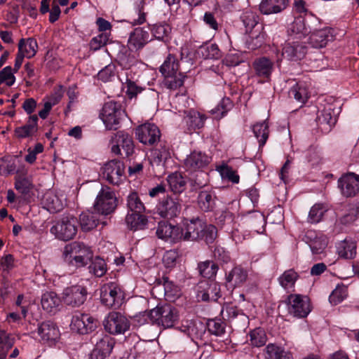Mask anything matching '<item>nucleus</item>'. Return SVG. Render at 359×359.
Returning a JSON list of instances; mask_svg holds the SVG:
<instances>
[{"label": "nucleus", "instance_id": "nucleus-15", "mask_svg": "<svg viewBox=\"0 0 359 359\" xmlns=\"http://www.w3.org/2000/svg\"><path fill=\"white\" fill-rule=\"evenodd\" d=\"M205 228V222L198 217L191 219H185L183 222L182 239L184 241H198L203 238V230Z\"/></svg>", "mask_w": 359, "mask_h": 359}, {"label": "nucleus", "instance_id": "nucleus-28", "mask_svg": "<svg viewBox=\"0 0 359 359\" xmlns=\"http://www.w3.org/2000/svg\"><path fill=\"white\" fill-rule=\"evenodd\" d=\"M149 33L142 28H136L130 35L128 41L129 49L138 50L149 41Z\"/></svg>", "mask_w": 359, "mask_h": 359}, {"label": "nucleus", "instance_id": "nucleus-22", "mask_svg": "<svg viewBox=\"0 0 359 359\" xmlns=\"http://www.w3.org/2000/svg\"><path fill=\"white\" fill-rule=\"evenodd\" d=\"M200 286L203 290L198 291V297L203 301L216 302L221 297L220 285L215 281H207Z\"/></svg>", "mask_w": 359, "mask_h": 359}, {"label": "nucleus", "instance_id": "nucleus-17", "mask_svg": "<svg viewBox=\"0 0 359 359\" xmlns=\"http://www.w3.org/2000/svg\"><path fill=\"white\" fill-rule=\"evenodd\" d=\"M306 41L296 40L286 43L282 49V56L288 60L298 61L303 59L307 52Z\"/></svg>", "mask_w": 359, "mask_h": 359}, {"label": "nucleus", "instance_id": "nucleus-40", "mask_svg": "<svg viewBox=\"0 0 359 359\" xmlns=\"http://www.w3.org/2000/svg\"><path fill=\"white\" fill-rule=\"evenodd\" d=\"M241 20L245 29L246 33H251L253 29L261 27L259 25V16L251 10H246L241 15Z\"/></svg>", "mask_w": 359, "mask_h": 359}, {"label": "nucleus", "instance_id": "nucleus-11", "mask_svg": "<svg viewBox=\"0 0 359 359\" xmlns=\"http://www.w3.org/2000/svg\"><path fill=\"white\" fill-rule=\"evenodd\" d=\"M135 136L142 144L151 146L159 142L161 131L156 125L146 123L136 128Z\"/></svg>", "mask_w": 359, "mask_h": 359}, {"label": "nucleus", "instance_id": "nucleus-10", "mask_svg": "<svg viewBox=\"0 0 359 359\" xmlns=\"http://www.w3.org/2000/svg\"><path fill=\"white\" fill-rule=\"evenodd\" d=\"M125 166L122 161L111 160L102 167V177L109 183L118 185L125 178Z\"/></svg>", "mask_w": 359, "mask_h": 359}, {"label": "nucleus", "instance_id": "nucleus-57", "mask_svg": "<svg viewBox=\"0 0 359 359\" xmlns=\"http://www.w3.org/2000/svg\"><path fill=\"white\" fill-rule=\"evenodd\" d=\"M347 296V290L344 285H338L329 297L330 302L333 305L341 303Z\"/></svg>", "mask_w": 359, "mask_h": 359}, {"label": "nucleus", "instance_id": "nucleus-43", "mask_svg": "<svg viewBox=\"0 0 359 359\" xmlns=\"http://www.w3.org/2000/svg\"><path fill=\"white\" fill-rule=\"evenodd\" d=\"M163 76V85L171 90H175L182 86L185 78L184 73L181 72Z\"/></svg>", "mask_w": 359, "mask_h": 359}, {"label": "nucleus", "instance_id": "nucleus-13", "mask_svg": "<svg viewBox=\"0 0 359 359\" xmlns=\"http://www.w3.org/2000/svg\"><path fill=\"white\" fill-rule=\"evenodd\" d=\"M158 214L164 218L177 217L182 210V200L177 196H167L163 198L157 207Z\"/></svg>", "mask_w": 359, "mask_h": 359}, {"label": "nucleus", "instance_id": "nucleus-63", "mask_svg": "<svg viewBox=\"0 0 359 359\" xmlns=\"http://www.w3.org/2000/svg\"><path fill=\"white\" fill-rule=\"evenodd\" d=\"M203 238L201 240H204L206 243H212L215 240L217 235V228L212 224H206L205 223V228L202 232Z\"/></svg>", "mask_w": 359, "mask_h": 359}, {"label": "nucleus", "instance_id": "nucleus-9", "mask_svg": "<svg viewBox=\"0 0 359 359\" xmlns=\"http://www.w3.org/2000/svg\"><path fill=\"white\" fill-rule=\"evenodd\" d=\"M123 115L120 105L114 102H108L102 107L101 116L106 128L109 130H116Z\"/></svg>", "mask_w": 359, "mask_h": 359}, {"label": "nucleus", "instance_id": "nucleus-33", "mask_svg": "<svg viewBox=\"0 0 359 359\" xmlns=\"http://www.w3.org/2000/svg\"><path fill=\"white\" fill-rule=\"evenodd\" d=\"M216 196L212 191H201L198 196L199 208L203 212L213 210L215 206Z\"/></svg>", "mask_w": 359, "mask_h": 359}, {"label": "nucleus", "instance_id": "nucleus-59", "mask_svg": "<svg viewBox=\"0 0 359 359\" xmlns=\"http://www.w3.org/2000/svg\"><path fill=\"white\" fill-rule=\"evenodd\" d=\"M32 187V184L29 178L21 176L16 177L15 188L20 193L27 194L29 192Z\"/></svg>", "mask_w": 359, "mask_h": 359}, {"label": "nucleus", "instance_id": "nucleus-24", "mask_svg": "<svg viewBox=\"0 0 359 359\" xmlns=\"http://www.w3.org/2000/svg\"><path fill=\"white\" fill-rule=\"evenodd\" d=\"M288 6V0H262L259 11L264 15L277 14Z\"/></svg>", "mask_w": 359, "mask_h": 359}, {"label": "nucleus", "instance_id": "nucleus-29", "mask_svg": "<svg viewBox=\"0 0 359 359\" xmlns=\"http://www.w3.org/2000/svg\"><path fill=\"white\" fill-rule=\"evenodd\" d=\"M42 203L50 212H57L63 208L62 201L52 190L47 191L43 196Z\"/></svg>", "mask_w": 359, "mask_h": 359}, {"label": "nucleus", "instance_id": "nucleus-46", "mask_svg": "<svg viewBox=\"0 0 359 359\" xmlns=\"http://www.w3.org/2000/svg\"><path fill=\"white\" fill-rule=\"evenodd\" d=\"M151 31L156 39L165 42L168 41L171 27L165 22L157 23L152 26Z\"/></svg>", "mask_w": 359, "mask_h": 359}, {"label": "nucleus", "instance_id": "nucleus-8", "mask_svg": "<svg viewBox=\"0 0 359 359\" xmlns=\"http://www.w3.org/2000/svg\"><path fill=\"white\" fill-rule=\"evenodd\" d=\"M98 325V320L90 314L75 313L72 318V330L81 334H86L94 331Z\"/></svg>", "mask_w": 359, "mask_h": 359}, {"label": "nucleus", "instance_id": "nucleus-21", "mask_svg": "<svg viewBox=\"0 0 359 359\" xmlns=\"http://www.w3.org/2000/svg\"><path fill=\"white\" fill-rule=\"evenodd\" d=\"M38 116L31 115L28 118L27 123L22 126L15 128L14 130L15 136L18 139H25L35 136L38 131Z\"/></svg>", "mask_w": 359, "mask_h": 359}, {"label": "nucleus", "instance_id": "nucleus-14", "mask_svg": "<svg viewBox=\"0 0 359 359\" xmlns=\"http://www.w3.org/2000/svg\"><path fill=\"white\" fill-rule=\"evenodd\" d=\"M111 151L116 155H123L121 147L126 156H130L134 151L132 137L124 131H118L111 139Z\"/></svg>", "mask_w": 359, "mask_h": 359}, {"label": "nucleus", "instance_id": "nucleus-1", "mask_svg": "<svg viewBox=\"0 0 359 359\" xmlns=\"http://www.w3.org/2000/svg\"><path fill=\"white\" fill-rule=\"evenodd\" d=\"M149 318L153 325L164 329L173 327L178 321L179 314L177 309L170 304L157 306L149 313Z\"/></svg>", "mask_w": 359, "mask_h": 359}, {"label": "nucleus", "instance_id": "nucleus-45", "mask_svg": "<svg viewBox=\"0 0 359 359\" xmlns=\"http://www.w3.org/2000/svg\"><path fill=\"white\" fill-rule=\"evenodd\" d=\"M198 270L203 277L210 279L216 276L218 266L213 262L207 260L198 263Z\"/></svg>", "mask_w": 359, "mask_h": 359}, {"label": "nucleus", "instance_id": "nucleus-64", "mask_svg": "<svg viewBox=\"0 0 359 359\" xmlns=\"http://www.w3.org/2000/svg\"><path fill=\"white\" fill-rule=\"evenodd\" d=\"M124 88H126V95L129 98L132 99L135 97L139 93H140L143 88L137 86L134 81L126 78V82L123 83Z\"/></svg>", "mask_w": 359, "mask_h": 359}, {"label": "nucleus", "instance_id": "nucleus-61", "mask_svg": "<svg viewBox=\"0 0 359 359\" xmlns=\"http://www.w3.org/2000/svg\"><path fill=\"white\" fill-rule=\"evenodd\" d=\"M13 344V339H11L4 330H0V353H7Z\"/></svg>", "mask_w": 359, "mask_h": 359}, {"label": "nucleus", "instance_id": "nucleus-47", "mask_svg": "<svg viewBox=\"0 0 359 359\" xmlns=\"http://www.w3.org/2000/svg\"><path fill=\"white\" fill-rule=\"evenodd\" d=\"M332 111L333 109L331 106H329L318 111L317 115L318 123L320 125H327L329 128L334 126L337 121V118L332 115Z\"/></svg>", "mask_w": 359, "mask_h": 359}, {"label": "nucleus", "instance_id": "nucleus-3", "mask_svg": "<svg viewBox=\"0 0 359 359\" xmlns=\"http://www.w3.org/2000/svg\"><path fill=\"white\" fill-rule=\"evenodd\" d=\"M79 221L72 215H63L50 228V232L59 240L67 241L73 239L78 230Z\"/></svg>", "mask_w": 359, "mask_h": 359}, {"label": "nucleus", "instance_id": "nucleus-44", "mask_svg": "<svg viewBox=\"0 0 359 359\" xmlns=\"http://www.w3.org/2000/svg\"><path fill=\"white\" fill-rule=\"evenodd\" d=\"M160 72L163 76L180 72L179 69V62L177 57L172 54H169L160 67Z\"/></svg>", "mask_w": 359, "mask_h": 359}, {"label": "nucleus", "instance_id": "nucleus-35", "mask_svg": "<svg viewBox=\"0 0 359 359\" xmlns=\"http://www.w3.org/2000/svg\"><path fill=\"white\" fill-rule=\"evenodd\" d=\"M37 48V42L33 38L21 39L18 43V53L23 54L27 58H31L35 55Z\"/></svg>", "mask_w": 359, "mask_h": 359}, {"label": "nucleus", "instance_id": "nucleus-48", "mask_svg": "<svg viewBox=\"0 0 359 359\" xmlns=\"http://www.w3.org/2000/svg\"><path fill=\"white\" fill-rule=\"evenodd\" d=\"M89 272L96 277H102L107 271V266L104 260L99 257L92 259L89 266Z\"/></svg>", "mask_w": 359, "mask_h": 359}, {"label": "nucleus", "instance_id": "nucleus-12", "mask_svg": "<svg viewBox=\"0 0 359 359\" xmlns=\"http://www.w3.org/2000/svg\"><path fill=\"white\" fill-rule=\"evenodd\" d=\"M87 294L88 292L84 286L75 285L63 290L62 299L65 304L78 307L85 302Z\"/></svg>", "mask_w": 359, "mask_h": 359}, {"label": "nucleus", "instance_id": "nucleus-39", "mask_svg": "<svg viewBox=\"0 0 359 359\" xmlns=\"http://www.w3.org/2000/svg\"><path fill=\"white\" fill-rule=\"evenodd\" d=\"M167 182L170 190L175 194H180L186 189L187 182L183 176L177 172L169 175Z\"/></svg>", "mask_w": 359, "mask_h": 359}, {"label": "nucleus", "instance_id": "nucleus-31", "mask_svg": "<svg viewBox=\"0 0 359 359\" xmlns=\"http://www.w3.org/2000/svg\"><path fill=\"white\" fill-rule=\"evenodd\" d=\"M337 253L339 257L352 259L356 255V243L355 241L344 239L337 245Z\"/></svg>", "mask_w": 359, "mask_h": 359}, {"label": "nucleus", "instance_id": "nucleus-37", "mask_svg": "<svg viewBox=\"0 0 359 359\" xmlns=\"http://www.w3.org/2000/svg\"><path fill=\"white\" fill-rule=\"evenodd\" d=\"M290 97H293L299 103H304L309 98V90L304 82L296 83L289 90Z\"/></svg>", "mask_w": 359, "mask_h": 359}, {"label": "nucleus", "instance_id": "nucleus-18", "mask_svg": "<svg viewBox=\"0 0 359 359\" xmlns=\"http://www.w3.org/2000/svg\"><path fill=\"white\" fill-rule=\"evenodd\" d=\"M338 186L343 196H354L359 193V175L353 172L344 175L339 179Z\"/></svg>", "mask_w": 359, "mask_h": 359}, {"label": "nucleus", "instance_id": "nucleus-42", "mask_svg": "<svg viewBox=\"0 0 359 359\" xmlns=\"http://www.w3.org/2000/svg\"><path fill=\"white\" fill-rule=\"evenodd\" d=\"M184 119L189 128L195 130L203 127L206 117L198 111L190 110L187 113Z\"/></svg>", "mask_w": 359, "mask_h": 359}, {"label": "nucleus", "instance_id": "nucleus-55", "mask_svg": "<svg viewBox=\"0 0 359 359\" xmlns=\"http://www.w3.org/2000/svg\"><path fill=\"white\" fill-rule=\"evenodd\" d=\"M208 331L216 336H222L225 332V323L221 319H210L207 323Z\"/></svg>", "mask_w": 359, "mask_h": 359}, {"label": "nucleus", "instance_id": "nucleus-2", "mask_svg": "<svg viewBox=\"0 0 359 359\" xmlns=\"http://www.w3.org/2000/svg\"><path fill=\"white\" fill-rule=\"evenodd\" d=\"M64 255L67 262L81 267L87 264L93 259V252L83 243L73 242L65 246Z\"/></svg>", "mask_w": 359, "mask_h": 359}, {"label": "nucleus", "instance_id": "nucleus-30", "mask_svg": "<svg viewBox=\"0 0 359 359\" xmlns=\"http://www.w3.org/2000/svg\"><path fill=\"white\" fill-rule=\"evenodd\" d=\"M247 277L248 273L245 270L240 266H236L226 274V281L228 285L233 289L245 282Z\"/></svg>", "mask_w": 359, "mask_h": 359}, {"label": "nucleus", "instance_id": "nucleus-25", "mask_svg": "<svg viewBox=\"0 0 359 359\" xmlns=\"http://www.w3.org/2000/svg\"><path fill=\"white\" fill-rule=\"evenodd\" d=\"M38 334L43 341H55L60 333L56 325L51 321L42 323L38 327Z\"/></svg>", "mask_w": 359, "mask_h": 359}, {"label": "nucleus", "instance_id": "nucleus-52", "mask_svg": "<svg viewBox=\"0 0 359 359\" xmlns=\"http://www.w3.org/2000/svg\"><path fill=\"white\" fill-rule=\"evenodd\" d=\"M252 130L255 137L259 140V144L264 145L269 137V126L264 121L254 125Z\"/></svg>", "mask_w": 359, "mask_h": 359}, {"label": "nucleus", "instance_id": "nucleus-23", "mask_svg": "<svg viewBox=\"0 0 359 359\" xmlns=\"http://www.w3.org/2000/svg\"><path fill=\"white\" fill-rule=\"evenodd\" d=\"M100 215L96 212H83L80 215L79 222L83 231H88L95 228L100 223L106 225L107 222L102 221Z\"/></svg>", "mask_w": 359, "mask_h": 359}, {"label": "nucleus", "instance_id": "nucleus-58", "mask_svg": "<svg viewBox=\"0 0 359 359\" xmlns=\"http://www.w3.org/2000/svg\"><path fill=\"white\" fill-rule=\"evenodd\" d=\"M250 341L252 346L260 347L266 342V336L264 331L260 328L255 329L250 333Z\"/></svg>", "mask_w": 359, "mask_h": 359}, {"label": "nucleus", "instance_id": "nucleus-26", "mask_svg": "<svg viewBox=\"0 0 359 359\" xmlns=\"http://www.w3.org/2000/svg\"><path fill=\"white\" fill-rule=\"evenodd\" d=\"M95 342V348L93 351L97 353H102L107 357L111 352L114 346V339L109 335L100 334L94 337Z\"/></svg>", "mask_w": 359, "mask_h": 359}, {"label": "nucleus", "instance_id": "nucleus-62", "mask_svg": "<svg viewBox=\"0 0 359 359\" xmlns=\"http://www.w3.org/2000/svg\"><path fill=\"white\" fill-rule=\"evenodd\" d=\"M108 41L109 35L107 33H102L91 39L90 48L94 51L97 50L105 46Z\"/></svg>", "mask_w": 359, "mask_h": 359}, {"label": "nucleus", "instance_id": "nucleus-41", "mask_svg": "<svg viewBox=\"0 0 359 359\" xmlns=\"http://www.w3.org/2000/svg\"><path fill=\"white\" fill-rule=\"evenodd\" d=\"M126 222L131 230L137 231L143 229L146 226L147 219L145 216L139 212H128L126 217Z\"/></svg>", "mask_w": 359, "mask_h": 359}, {"label": "nucleus", "instance_id": "nucleus-27", "mask_svg": "<svg viewBox=\"0 0 359 359\" xmlns=\"http://www.w3.org/2000/svg\"><path fill=\"white\" fill-rule=\"evenodd\" d=\"M256 74L264 79H269L273 69V62L266 57L257 58L253 62Z\"/></svg>", "mask_w": 359, "mask_h": 359}, {"label": "nucleus", "instance_id": "nucleus-32", "mask_svg": "<svg viewBox=\"0 0 359 359\" xmlns=\"http://www.w3.org/2000/svg\"><path fill=\"white\" fill-rule=\"evenodd\" d=\"M289 32L291 36H294L297 40H301L302 37L311 32L309 28L306 25V20L302 16L295 18L290 25Z\"/></svg>", "mask_w": 359, "mask_h": 359}, {"label": "nucleus", "instance_id": "nucleus-4", "mask_svg": "<svg viewBox=\"0 0 359 359\" xmlns=\"http://www.w3.org/2000/svg\"><path fill=\"white\" fill-rule=\"evenodd\" d=\"M123 292L116 282L107 283L100 289L101 302L108 308H119L123 303Z\"/></svg>", "mask_w": 359, "mask_h": 359}, {"label": "nucleus", "instance_id": "nucleus-16", "mask_svg": "<svg viewBox=\"0 0 359 359\" xmlns=\"http://www.w3.org/2000/svg\"><path fill=\"white\" fill-rule=\"evenodd\" d=\"M156 233L158 238L170 243H175L182 239L181 227L166 221L158 222Z\"/></svg>", "mask_w": 359, "mask_h": 359}, {"label": "nucleus", "instance_id": "nucleus-38", "mask_svg": "<svg viewBox=\"0 0 359 359\" xmlns=\"http://www.w3.org/2000/svg\"><path fill=\"white\" fill-rule=\"evenodd\" d=\"M170 158L169 147L165 144L161 143L159 147L152 151L151 163L156 165H164Z\"/></svg>", "mask_w": 359, "mask_h": 359}, {"label": "nucleus", "instance_id": "nucleus-36", "mask_svg": "<svg viewBox=\"0 0 359 359\" xmlns=\"http://www.w3.org/2000/svg\"><path fill=\"white\" fill-rule=\"evenodd\" d=\"M266 357L268 359H292V355L290 351L274 344H269L265 348Z\"/></svg>", "mask_w": 359, "mask_h": 359}, {"label": "nucleus", "instance_id": "nucleus-6", "mask_svg": "<svg viewBox=\"0 0 359 359\" xmlns=\"http://www.w3.org/2000/svg\"><path fill=\"white\" fill-rule=\"evenodd\" d=\"M288 313L298 318L306 317L311 311L310 300L307 296L290 294L286 300Z\"/></svg>", "mask_w": 359, "mask_h": 359}, {"label": "nucleus", "instance_id": "nucleus-54", "mask_svg": "<svg viewBox=\"0 0 359 359\" xmlns=\"http://www.w3.org/2000/svg\"><path fill=\"white\" fill-rule=\"evenodd\" d=\"M232 107L233 103L231 100L228 97H224L211 111L213 114H215L216 118H220L223 117Z\"/></svg>", "mask_w": 359, "mask_h": 359}, {"label": "nucleus", "instance_id": "nucleus-19", "mask_svg": "<svg viewBox=\"0 0 359 359\" xmlns=\"http://www.w3.org/2000/svg\"><path fill=\"white\" fill-rule=\"evenodd\" d=\"M310 33L308 41L315 48H322L326 46L327 43L334 39L332 29L329 27L316 29Z\"/></svg>", "mask_w": 359, "mask_h": 359}, {"label": "nucleus", "instance_id": "nucleus-53", "mask_svg": "<svg viewBox=\"0 0 359 359\" xmlns=\"http://www.w3.org/2000/svg\"><path fill=\"white\" fill-rule=\"evenodd\" d=\"M327 212V208L320 203L313 205L309 211V221L311 223H318L321 221L324 214Z\"/></svg>", "mask_w": 359, "mask_h": 359}, {"label": "nucleus", "instance_id": "nucleus-5", "mask_svg": "<svg viewBox=\"0 0 359 359\" xmlns=\"http://www.w3.org/2000/svg\"><path fill=\"white\" fill-rule=\"evenodd\" d=\"M116 206L117 198L114 192L109 187H102L93 205L95 210L100 215H108L115 210Z\"/></svg>", "mask_w": 359, "mask_h": 359}, {"label": "nucleus", "instance_id": "nucleus-60", "mask_svg": "<svg viewBox=\"0 0 359 359\" xmlns=\"http://www.w3.org/2000/svg\"><path fill=\"white\" fill-rule=\"evenodd\" d=\"M223 178L227 179L230 182L237 184L239 182V176L236 172L226 165H223L219 167V170H217Z\"/></svg>", "mask_w": 359, "mask_h": 359}, {"label": "nucleus", "instance_id": "nucleus-34", "mask_svg": "<svg viewBox=\"0 0 359 359\" xmlns=\"http://www.w3.org/2000/svg\"><path fill=\"white\" fill-rule=\"evenodd\" d=\"M60 302V298L54 292H46L41 296V303L42 308L47 312H54L59 306Z\"/></svg>", "mask_w": 359, "mask_h": 359}, {"label": "nucleus", "instance_id": "nucleus-50", "mask_svg": "<svg viewBox=\"0 0 359 359\" xmlns=\"http://www.w3.org/2000/svg\"><path fill=\"white\" fill-rule=\"evenodd\" d=\"M127 206L129 210L128 212L141 213L145 210L143 203L135 192H133L128 195L127 198Z\"/></svg>", "mask_w": 359, "mask_h": 359}, {"label": "nucleus", "instance_id": "nucleus-20", "mask_svg": "<svg viewBox=\"0 0 359 359\" xmlns=\"http://www.w3.org/2000/svg\"><path fill=\"white\" fill-rule=\"evenodd\" d=\"M210 158L205 153L194 151L184 159V165L187 171L195 172L207 166Z\"/></svg>", "mask_w": 359, "mask_h": 359}, {"label": "nucleus", "instance_id": "nucleus-7", "mask_svg": "<svg viewBox=\"0 0 359 359\" xmlns=\"http://www.w3.org/2000/svg\"><path fill=\"white\" fill-rule=\"evenodd\" d=\"M103 325L111 334H123L130 326V321L119 312H110L104 318Z\"/></svg>", "mask_w": 359, "mask_h": 359}, {"label": "nucleus", "instance_id": "nucleus-49", "mask_svg": "<svg viewBox=\"0 0 359 359\" xmlns=\"http://www.w3.org/2000/svg\"><path fill=\"white\" fill-rule=\"evenodd\" d=\"M298 277L294 269H288L278 278V282L283 288L287 289L294 285Z\"/></svg>", "mask_w": 359, "mask_h": 359}, {"label": "nucleus", "instance_id": "nucleus-51", "mask_svg": "<svg viewBox=\"0 0 359 359\" xmlns=\"http://www.w3.org/2000/svg\"><path fill=\"white\" fill-rule=\"evenodd\" d=\"M327 238L325 236H316L309 243L312 253L313 255L323 253L327 245Z\"/></svg>", "mask_w": 359, "mask_h": 359}, {"label": "nucleus", "instance_id": "nucleus-56", "mask_svg": "<svg viewBox=\"0 0 359 359\" xmlns=\"http://www.w3.org/2000/svg\"><path fill=\"white\" fill-rule=\"evenodd\" d=\"M202 55L206 59H219L221 56V52L215 43L207 44L201 47Z\"/></svg>", "mask_w": 359, "mask_h": 359}]
</instances>
